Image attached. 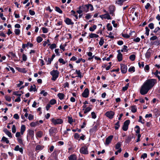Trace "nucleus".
I'll return each instance as SVG.
<instances>
[{
    "mask_svg": "<svg viewBox=\"0 0 160 160\" xmlns=\"http://www.w3.org/2000/svg\"><path fill=\"white\" fill-rule=\"evenodd\" d=\"M157 83V80L155 79H149L146 80L141 87L140 93L142 95L146 94Z\"/></svg>",
    "mask_w": 160,
    "mask_h": 160,
    "instance_id": "f257e3e1",
    "label": "nucleus"
},
{
    "mask_svg": "<svg viewBox=\"0 0 160 160\" xmlns=\"http://www.w3.org/2000/svg\"><path fill=\"white\" fill-rule=\"evenodd\" d=\"M94 10V8L92 5L91 4H88L85 5H82L80 6L78 8V10L77 11V12L80 14L83 12H87L89 11H92Z\"/></svg>",
    "mask_w": 160,
    "mask_h": 160,
    "instance_id": "f03ea898",
    "label": "nucleus"
},
{
    "mask_svg": "<svg viewBox=\"0 0 160 160\" xmlns=\"http://www.w3.org/2000/svg\"><path fill=\"white\" fill-rule=\"evenodd\" d=\"M59 72L57 70H53L50 72V74L52 75V77L51 79L52 81H55L58 77Z\"/></svg>",
    "mask_w": 160,
    "mask_h": 160,
    "instance_id": "7ed1b4c3",
    "label": "nucleus"
},
{
    "mask_svg": "<svg viewBox=\"0 0 160 160\" xmlns=\"http://www.w3.org/2000/svg\"><path fill=\"white\" fill-rule=\"evenodd\" d=\"M51 121L54 125L61 124L63 122L62 120L60 118H52L51 119Z\"/></svg>",
    "mask_w": 160,
    "mask_h": 160,
    "instance_id": "20e7f679",
    "label": "nucleus"
},
{
    "mask_svg": "<svg viewBox=\"0 0 160 160\" xmlns=\"http://www.w3.org/2000/svg\"><path fill=\"white\" fill-rule=\"evenodd\" d=\"M57 132V129L56 128L52 127L49 130V133L51 136L54 137L56 133Z\"/></svg>",
    "mask_w": 160,
    "mask_h": 160,
    "instance_id": "39448f33",
    "label": "nucleus"
},
{
    "mask_svg": "<svg viewBox=\"0 0 160 160\" xmlns=\"http://www.w3.org/2000/svg\"><path fill=\"white\" fill-rule=\"evenodd\" d=\"M80 152L81 153L87 154H88V148L86 146H84L81 148L80 149Z\"/></svg>",
    "mask_w": 160,
    "mask_h": 160,
    "instance_id": "423d86ee",
    "label": "nucleus"
},
{
    "mask_svg": "<svg viewBox=\"0 0 160 160\" xmlns=\"http://www.w3.org/2000/svg\"><path fill=\"white\" fill-rule=\"evenodd\" d=\"M99 17L102 19H107L108 20H111L112 18L108 13H107L103 15H101L99 16Z\"/></svg>",
    "mask_w": 160,
    "mask_h": 160,
    "instance_id": "0eeeda50",
    "label": "nucleus"
},
{
    "mask_svg": "<svg viewBox=\"0 0 160 160\" xmlns=\"http://www.w3.org/2000/svg\"><path fill=\"white\" fill-rule=\"evenodd\" d=\"M114 115V112L112 111L107 112L105 115L110 119H112Z\"/></svg>",
    "mask_w": 160,
    "mask_h": 160,
    "instance_id": "6e6552de",
    "label": "nucleus"
},
{
    "mask_svg": "<svg viewBox=\"0 0 160 160\" xmlns=\"http://www.w3.org/2000/svg\"><path fill=\"white\" fill-rule=\"evenodd\" d=\"M121 70L122 73H126L127 70V66L123 64H121Z\"/></svg>",
    "mask_w": 160,
    "mask_h": 160,
    "instance_id": "1a4fd4ad",
    "label": "nucleus"
},
{
    "mask_svg": "<svg viewBox=\"0 0 160 160\" xmlns=\"http://www.w3.org/2000/svg\"><path fill=\"white\" fill-rule=\"evenodd\" d=\"M89 94V91L88 88H86L83 93H82V96L83 97L87 98L88 97Z\"/></svg>",
    "mask_w": 160,
    "mask_h": 160,
    "instance_id": "9d476101",
    "label": "nucleus"
},
{
    "mask_svg": "<svg viewBox=\"0 0 160 160\" xmlns=\"http://www.w3.org/2000/svg\"><path fill=\"white\" fill-rule=\"evenodd\" d=\"M113 138V136L110 135L107 138H106L105 144L106 145H108L111 142Z\"/></svg>",
    "mask_w": 160,
    "mask_h": 160,
    "instance_id": "9b49d317",
    "label": "nucleus"
},
{
    "mask_svg": "<svg viewBox=\"0 0 160 160\" xmlns=\"http://www.w3.org/2000/svg\"><path fill=\"white\" fill-rule=\"evenodd\" d=\"M64 21L66 24L68 25H73L74 24V22L72 21V20L68 18H66Z\"/></svg>",
    "mask_w": 160,
    "mask_h": 160,
    "instance_id": "f8f14e48",
    "label": "nucleus"
},
{
    "mask_svg": "<svg viewBox=\"0 0 160 160\" xmlns=\"http://www.w3.org/2000/svg\"><path fill=\"white\" fill-rule=\"evenodd\" d=\"M118 54L117 55V58L119 62L121 61L122 60V54L120 52V50H118L117 51Z\"/></svg>",
    "mask_w": 160,
    "mask_h": 160,
    "instance_id": "ddd939ff",
    "label": "nucleus"
},
{
    "mask_svg": "<svg viewBox=\"0 0 160 160\" xmlns=\"http://www.w3.org/2000/svg\"><path fill=\"white\" fill-rule=\"evenodd\" d=\"M43 135V132L41 131H39L37 132L36 133V136L37 138H41Z\"/></svg>",
    "mask_w": 160,
    "mask_h": 160,
    "instance_id": "4468645a",
    "label": "nucleus"
},
{
    "mask_svg": "<svg viewBox=\"0 0 160 160\" xmlns=\"http://www.w3.org/2000/svg\"><path fill=\"white\" fill-rule=\"evenodd\" d=\"M33 46V44L29 42H28L27 44H23L22 45V48L23 49L25 48L28 46H29L31 48Z\"/></svg>",
    "mask_w": 160,
    "mask_h": 160,
    "instance_id": "2eb2a0df",
    "label": "nucleus"
},
{
    "mask_svg": "<svg viewBox=\"0 0 160 160\" xmlns=\"http://www.w3.org/2000/svg\"><path fill=\"white\" fill-rule=\"evenodd\" d=\"M26 130V127L24 125H21L20 128V132L22 135Z\"/></svg>",
    "mask_w": 160,
    "mask_h": 160,
    "instance_id": "dca6fc26",
    "label": "nucleus"
},
{
    "mask_svg": "<svg viewBox=\"0 0 160 160\" xmlns=\"http://www.w3.org/2000/svg\"><path fill=\"white\" fill-rule=\"evenodd\" d=\"M153 32L157 35H160V28L158 27L154 29Z\"/></svg>",
    "mask_w": 160,
    "mask_h": 160,
    "instance_id": "f3484780",
    "label": "nucleus"
},
{
    "mask_svg": "<svg viewBox=\"0 0 160 160\" xmlns=\"http://www.w3.org/2000/svg\"><path fill=\"white\" fill-rule=\"evenodd\" d=\"M14 150L16 151H19L22 153L23 152V149L20 148L19 145H17L15 148Z\"/></svg>",
    "mask_w": 160,
    "mask_h": 160,
    "instance_id": "a211bd4d",
    "label": "nucleus"
},
{
    "mask_svg": "<svg viewBox=\"0 0 160 160\" xmlns=\"http://www.w3.org/2000/svg\"><path fill=\"white\" fill-rule=\"evenodd\" d=\"M4 132L10 138H12V137L11 133L8 130L6 129H5L4 130Z\"/></svg>",
    "mask_w": 160,
    "mask_h": 160,
    "instance_id": "6ab92c4d",
    "label": "nucleus"
},
{
    "mask_svg": "<svg viewBox=\"0 0 160 160\" xmlns=\"http://www.w3.org/2000/svg\"><path fill=\"white\" fill-rule=\"evenodd\" d=\"M28 134L32 138H33L34 136V131L33 130H30L28 131Z\"/></svg>",
    "mask_w": 160,
    "mask_h": 160,
    "instance_id": "aec40b11",
    "label": "nucleus"
},
{
    "mask_svg": "<svg viewBox=\"0 0 160 160\" xmlns=\"http://www.w3.org/2000/svg\"><path fill=\"white\" fill-rule=\"evenodd\" d=\"M58 96L59 98L60 99L62 100L64 99L65 95H64L62 93H59L57 95Z\"/></svg>",
    "mask_w": 160,
    "mask_h": 160,
    "instance_id": "412c9836",
    "label": "nucleus"
},
{
    "mask_svg": "<svg viewBox=\"0 0 160 160\" xmlns=\"http://www.w3.org/2000/svg\"><path fill=\"white\" fill-rule=\"evenodd\" d=\"M69 160H76L77 157L74 154L71 155L68 158Z\"/></svg>",
    "mask_w": 160,
    "mask_h": 160,
    "instance_id": "4be33fe9",
    "label": "nucleus"
},
{
    "mask_svg": "<svg viewBox=\"0 0 160 160\" xmlns=\"http://www.w3.org/2000/svg\"><path fill=\"white\" fill-rule=\"evenodd\" d=\"M126 0H118L116 2V3L119 5L121 6L124 2Z\"/></svg>",
    "mask_w": 160,
    "mask_h": 160,
    "instance_id": "5701e85b",
    "label": "nucleus"
},
{
    "mask_svg": "<svg viewBox=\"0 0 160 160\" xmlns=\"http://www.w3.org/2000/svg\"><path fill=\"white\" fill-rule=\"evenodd\" d=\"M38 125V122L37 121L35 122H32L30 124V126L32 127H34Z\"/></svg>",
    "mask_w": 160,
    "mask_h": 160,
    "instance_id": "b1692460",
    "label": "nucleus"
},
{
    "mask_svg": "<svg viewBox=\"0 0 160 160\" xmlns=\"http://www.w3.org/2000/svg\"><path fill=\"white\" fill-rule=\"evenodd\" d=\"M121 142H118L115 145V148L116 149H119L120 148H121Z\"/></svg>",
    "mask_w": 160,
    "mask_h": 160,
    "instance_id": "393cba45",
    "label": "nucleus"
},
{
    "mask_svg": "<svg viewBox=\"0 0 160 160\" xmlns=\"http://www.w3.org/2000/svg\"><path fill=\"white\" fill-rule=\"evenodd\" d=\"M89 37L90 38H97L99 37V36L95 33H91L89 35Z\"/></svg>",
    "mask_w": 160,
    "mask_h": 160,
    "instance_id": "a878e982",
    "label": "nucleus"
},
{
    "mask_svg": "<svg viewBox=\"0 0 160 160\" xmlns=\"http://www.w3.org/2000/svg\"><path fill=\"white\" fill-rule=\"evenodd\" d=\"M43 146L40 145H38L36 146V150H41L43 148Z\"/></svg>",
    "mask_w": 160,
    "mask_h": 160,
    "instance_id": "bb28decb",
    "label": "nucleus"
},
{
    "mask_svg": "<svg viewBox=\"0 0 160 160\" xmlns=\"http://www.w3.org/2000/svg\"><path fill=\"white\" fill-rule=\"evenodd\" d=\"M137 108L135 106H132L131 107V111L132 112L134 113L137 111Z\"/></svg>",
    "mask_w": 160,
    "mask_h": 160,
    "instance_id": "cd10ccee",
    "label": "nucleus"
},
{
    "mask_svg": "<svg viewBox=\"0 0 160 160\" xmlns=\"http://www.w3.org/2000/svg\"><path fill=\"white\" fill-rule=\"evenodd\" d=\"M2 141L4 142H5L7 144L9 142V141L8 140V139L4 136L2 137Z\"/></svg>",
    "mask_w": 160,
    "mask_h": 160,
    "instance_id": "c85d7f7f",
    "label": "nucleus"
},
{
    "mask_svg": "<svg viewBox=\"0 0 160 160\" xmlns=\"http://www.w3.org/2000/svg\"><path fill=\"white\" fill-rule=\"evenodd\" d=\"M75 72L76 73L78 74V77L80 78H82V76L80 71V70H76L75 71Z\"/></svg>",
    "mask_w": 160,
    "mask_h": 160,
    "instance_id": "c756f323",
    "label": "nucleus"
},
{
    "mask_svg": "<svg viewBox=\"0 0 160 160\" xmlns=\"http://www.w3.org/2000/svg\"><path fill=\"white\" fill-rule=\"evenodd\" d=\"M151 53L149 51V50H148L145 54V57L147 58H149L151 56Z\"/></svg>",
    "mask_w": 160,
    "mask_h": 160,
    "instance_id": "7c9ffc66",
    "label": "nucleus"
},
{
    "mask_svg": "<svg viewBox=\"0 0 160 160\" xmlns=\"http://www.w3.org/2000/svg\"><path fill=\"white\" fill-rule=\"evenodd\" d=\"M92 108L91 107H88L86 108V109H85L84 111V113L86 114L87 112L90 111L91 110Z\"/></svg>",
    "mask_w": 160,
    "mask_h": 160,
    "instance_id": "2f4dec72",
    "label": "nucleus"
},
{
    "mask_svg": "<svg viewBox=\"0 0 160 160\" xmlns=\"http://www.w3.org/2000/svg\"><path fill=\"white\" fill-rule=\"evenodd\" d=\"M107 27L108 30L111 31L112 30V27L110 23H108L107 24Z\"/></svg>",
    "mask_w": 160,
    "mask_h": 160,
    "instance_id": "473e14b6",
    "label": "nucleus"
},
{
    "mask_svg": "<svg viewBox=\"0 0 160 160\" xmlns=\"http://www.w3.org/2000/svg\"><path fill=\"white\" fill-rule=\"evenodd\" d=\"M55 10L60 13H62V11L61 9L58 7H55Z\"/></svg>",
    "mask_w": 160,
    "mask_h": 160,
    "instance_id": "72a5a7b5",
    "label": "nucleus"
},
{
    "mask_svg": "<svg viewBox=\"0 0 160 160\" xmlns=\"http://www.w3.org/2000/svg\"><path fill=\"white\" fill-rule=\"evenodd\" d=\"M18 142L22 145H23V140L22 137L17 138Z\"/></svg>",
    "mask_w": 160,
    "mask_h": 160,
    "instance_id": "f704fd0d",
    "label": "nucleus"
},
{
    "mask_svg": "<svg viewBox=\"0 0 160 160\" xmlns=\"http://www.w3.org/2000/svg\"><path fill=\"white\" fill-rule=\"evenodd\" d=\"M67 46V44L66 43L64 44H61L60 46V48L62 50L64 51L65 50V47Z\"/></svg>",
    "mask_w": 160,
    "mask_h": 160,
    "instance_id": "c9c22d12",
    "label": "nucleus"
},
{
    "mask_svg": "<svg viewBox=\"0 0 160 160\" xmlns=\"http://www.w3.org/2000/svg\"><path fill=\"white\" fill-rule=\"evenodd\" d=\"M97 28V26L96 25H93L92 27H91L89 28V30L90 31L93 32V31L95 29H96Z\"/></svg>",
    "mask_w": 160,
    "mask_h": 160,
    "instance_id": "e433bc0d",
    "label": "nucleus"
},
{
    "mask_svg": "<svg viewBox=\"0 0 160 160\" xmlns=\"http://www.w3.org/2000/svg\"><path fill=\"white\" fill-rule=\"evenodd\" d=\"M13 94L15 95L18 96V97H20L22 95V93H20V92H19L18 91H16V92H13Z\"/></svg>",
    "mask_w": 160,
    "mask_h": 160,
    "instance_id": "4c0bfd02",
    "label": "nucleus"
},
{
    "mask_svg": "<svg viewBox=\"0 0 160 160\" xmlns=\"http://www.w3.org/2000/svg\"><path fill=\"white\" fill-rule=\"evenodd\" d=\"M128 51V47L124 45L123 48L121 50V51L123 52H127Z\"/></svg>",
    "mask_w": 160,
    "mask_h": 160,
    "instance_id": "58836bf2",
    "label": "nucleus"
},
{
    "mask_svg": "<svg viewBox=\"0 0 160 160\" xmlns=\"http://www.w3.org/2000/svg\"><path fill=\"white\" fill-rule=\"evenodd\" d=\"M14 32L16 35H19L20 32V30L18 29H16L14 30Z\"/></svg>",
    "mask_w": 160,
    "mask_h": 160,
    "instance_id": "ea45409f",
    "label": "nucleus"
},
{
    "mask_svg": "<svg viewBox=\"0 0 160 160\" xmlns=\"http://www.w3.org/2000/svg\"><path fill=\"white\" fill-rule=\"evenodd\" d=\"M42 40V38L40 36H38L37 38V41L38 43L41 42Z\"/></svg>",
    "mask_w": 160,
    "mask_h": 160,
    "instance_id": "a19ab883",
    "label": "nucleus"
},
{
    "mask_svg": "<svg viewBox=\"0 0 160 160\" xmlns=\"http://www.w3.org/2000/svg\"><path fill=\"white\" fill-rule=\"evenodd\" d=\"M135 55L134 54H132L129 57V59L132 61L134 60L135 58Z\"/></svg>",
    "mask_w": 160,
    "mask_h": 160,
    "instance_id": "79ce46f5",
    "label": "nucleus"
},
{
    "mask_svg": "<svg viewBox=\"0 0 160 160\" xmlns=\"http://www.w3.org/2000/svg\"><path fill=\"white\" fill-rule=\"evenodd\" d=\"M42 32L43 33H47L48 32V29L45 27H42Z\"/></svg>",
    "mask_w": 160,
    "mask_h": 160,
    "instance_id": "37998d69",
    "label": "nucleus"
},
{
    "mask_svg": "<svg viewBox=\"0 0 160 160\" xmlns=\"http://www.w3.org/2000/svg\"><path fill=\"white\" fill-rule=\"evenodd\" d=\"M138 121L142 124H144V120L142 119V117L141 116H140L139 117V120Z\"/></svg>",
    "mask_w": 160,
    "mask_h": 160,
    "instance_id": "c03bdc74",
    "label": "nucleus"
},
{
    "mask_svg": "<svg viewBox=\"0 0 160 160\" xmlns=\"http://www.w3.org/2000/svg\"><path fill=\"white\" fill-rule=\"evenodd\" d=\"M57 47L56 44L55 43H53L50 45L49 47V48L51 49H53L55 48H56Z\"/></svg>",
    "mask_w": 160,
    "mask_h": 160,
    "instance_id": "a18cd8bd",
    "label": "nucleus"
},
{
    "mask_svg": "<svg viewBox=\"0 0 160 160\" xmlns=\"http://www.w3.org/2000/svg\"><path fill=\"white\" fill-rule=\"evenodd\" d=\"M58 61L59 62L62 64H64L66 63V62L64 61L63 59L61 58H59L58 59Z\"/></svg>",
    "mask_w": 160,
    "mask_h": 160,
    "instance_id": "49530a36",
    "label": "nucleus"
},
{
    "mask_svg": "<svg viewBox=\"0 0 160 160\" xmlns=\"http://www.w3.org/2000/svg\"><path fill=\"white\" fill-rule=\"evenodd\" d=\"M115 129H118L120 127L119 122L118 121L117 122H116L115 124Z\"/></svg>",
    "mask_w": 160,
    "mask_h": 160,
    "instance_id": "de8ad7c7",
    "label": "nucleus"
},
{
    "mask_svg": "<svg viewBox=\"0 0 160 160\" xmlns=\"http://www.w3.org/2000/svg\"><path fill=\"white\" fill-rule=\"evenodd\" d=\"M135 128L136 129V132L137 133H139L140 131V129L139 127L138 126H136L135 127Z\"/></svg>",
    "mask_w": 160,
    "mask_h": 160,
    "instance_id": "09e8293b",
    "label": "nucleus"
},
{
    "mask_svg": "<svg viewBox=\"0 0 160 160\" xmlns=\"http://www.w3.org/2000/svg\"><path fill=\"white\" fill-rule=\"evenodd\" d=\"M135 71V68L134 67H131L128 69V71L130 72H133Z\"/></svg>",
    "mask_w": 160,
    "mask_h": 160,
    "instance_id": "8fccbe9b",
    "label": "nucleus"
},
{
    "mask_svg": "<svg viewBox=\"0 0 160 160\" xmlns=\"http://www.w3.org/2000/svg\"><path fill=\"white\" fill-rule=\"evenodd\" d=\"M104 43V40L102 38H101L99 42V44L100 46L103 45Z\"/></svg>",
    "mask_w": 160,
    "mask_h": 160,
    "instance_id": "3c124183",
    "label": "nucleus"
},
{
    "mask_svg": "<svg viewBox=\"0 0 160 160\" xmlns=\"http://www.w3.org/2000/svg\"><path fill=\"white\" fill-rule=\"evenodd\" d=\"M30 91H36V88L35 86L34 85L31 86L30 87Z\"/></svg>",
    "mask_w": 160,
    "mask_h": 160,
    "instance_id": "603ef678",
    "label": "nucleus"
},
{
    "mask_svg": "<svg viewBox=\"0 0 160 160\" xmlns=\"http://www.w3.org/2000/svg\"><path fill=\"white\" fill-rule=\"evenodd\" d=\"M130 122V121L129 120H127L124 122L123 125L128 127V125Z\"/></svg>",
    "mask_w": 160,
    "mask_h": 160,
    "instance_id": "864d4df0",
    "label": "nucleus"
},
{
    "mask_svg": "<svg viewBox=\"0 0 160 160\" xmlns=\"http://www.w3.org/2000/svg\"><path fill=\"white\" fill-rule=\"evenodd\" d=\"M129 85V83H127L124 87L122 88V90L124 91H126L128 89Z\"/></svg>",
    "mask_w": 160,
    "mask_h": 160,
    "instance_id": "5fc2aeb1",
    "label": "nucleus"
},
{
    "mask_svg": "<svg viewBox=\"0 0 160 160\" xmlns=\"http://www.w3.org/2000/svg\"><path fill=\"white\" fill-rule=\"evenodd\" d=\"M21 135V134L20 132H17L16 133L15 136L17 138H18L22 137Z\"/></svg>",
    "mask_w": 160,
    "mask_h": 160,
    "instance_id": "6e6d98bb",
    "label": "nucleus"
},
{
    "mask_svg": "<svg viewBox=\"0 0 160 160\" xmlns=\"http://www.w3.org/2000/svg\"><path fill=\"white\" fill-rule=\"evenodd\" d=\"M145 30H146V32H145V34L147 35L148 36L149 34V32L150 31V30L149 29V28L147 27H146L145 28Z\"/></svg>",
    "mask_w": 160,
    "mask_h": 160,
    "instance_id": "4d7b16f0",
    "label": "nucleus"
},
{
    "mask_svg": "<svg viewBox=\"0 0 160 160\" xmlns=\"http://www.w3.org/2000/svg\"><path fill=\"white\" fill-rule=\"evenodd\" d=\"M92 16V15L90 13H88L86 14L85 18L87 19H89L91 18Z\"/></svg>",
    "mask_w": 160,
    "mask_h": 160,
    "instance_id": "13d9d810",
    "label": "nucleus"
},
{
    "mask_svg": "<svg viewBox=\"0 0 160 160\" xmlns=\"http://www.w3.org/2000/svg\"><path fill=\"white\" fill-rule=\"evenodd\" d=\"M138 65L140 68H143L144 66V62H139Z\"/></svg>",
    "mask_w": 160,
    "mask_h": 160,
    "instance_id": "bf43d9fd",
    "label": "nucleus"
},
{
    "mask_svg": "<svg viewBox=\"0 0 160 160\" xmlns=\"http://www.w3.org/2000/svg\"><path fill=\"white\" fill-rule=\"evenodd\" d=\"M56 102V101L55 99H53L51 100L50 101V104L51 105H53L55 104Z\"/></svg>",
    "mask_w": 160,
    "mask_h": 160,
    "instance_id": "052dcab7",
    "label": "nucleus"
},
{
    "mask_svg": "<svg viewBox=\"0 0 160 160\" xmlns=\"http://www.w3.org/2000/svg\"><path fill=\"white\" fill-rule=\"evenodd\" d=\"M5 98L7 101L8 102H10L11 100V98L10 96H5Z\"/></svg>",
    "mask_w": 160,
    "mask_h": 160,
    "instance_id": "680f3d73",
    "label": "nucleus"
},
{
    "mask_svg": "<svg viewBox=\"0 0 160 160\" xmlns=\"http://www.w3.org/2000/svg\"><path fill=\"white\" fill-rule=\"evenodd\" d=\"M40 93L41 94H43L44 96H46L48 95V93L46 92H45V91L44 90L42 91Z\"/></svg>",
    "mask_w": 160,
    "mask_h": 160,
    "instance_id": "e2e57ef3",
    "label": "nucleus"
},
{
    "mask_svg": "<svg viewBox=\"0 0 160 160\" xmlns=\"http://www.w3.org/2000/svg\"><path fill=\"white\" fill-rule=\"evenodd\" d=\"M27 56L25 54H23L22 55V59L24 61H26L27 60Z\"/></svg>",
    "mask_w": 160,
    "mask_h": 160,
    "instance_id": "0e129e2a",
    "label": "nucleus"
},
{
    "mask_svg": "<svg viewBox=\"0 0 160 160\" xmlns=\"http://www.w3.org/2000/svg\"><path fill=\"white\" fill-rule=\"evenodd\" d=\"M12 132L13 133H15L16 132V127H15V125H13L12 126Z\"/></svg>",
    "mask_w": 160,
    "mask_h": 160,
    "instance_id": "69168bd1",
    "label": "nucleus"
},
{
    "mask_svg": "<svg viewBox=\"0 0 160 160\" xmlns=\"http://www.w3.org/2000/svg\"><path fill=\"white\" fill-rule=\"evenodd\" d=\"M148 27L151 29H152L154 28V24L152 23H151L148 25Z\"/></svg>",
    "mask_w": 160,
    "mask_h": 160,
    "instance_id": "338daca9",
    "label": "nucleus"
},
{
    "mask_svg": "<svg viewBox=\"0 0 160 160\" xmlns=\"http://www.w3.org/2000/svg\"><path fill=\"white\" fill-rule=\"evenodd\" d=\"M68 122L70 124H72V122H73V120L72 118L70 117H68Z\"/></svg>",
    "mask_w": 160,
    "mask_h": 160,
    "instance_id": "774afa93",
    "label": "nucleus"
}]
</instances>
